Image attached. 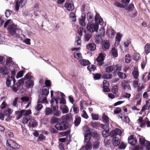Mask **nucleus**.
Here are the masks:
<instances>
[{
    "instance_id": "nucleus-57",
    "label": "nucleus",
    "mask_w": 150,
    "mask_h": 150,
    "mask_svg": "<svg viewBox=\"0 0 150 150\" xmlns=\"http://www.w3.org/2000/svg\"><path fill=\"white\" fill-rule=\"evenodd\" d=\"M9 67V68H11V67L13 69H15V70H17V69H18L17 64L14 62H13L11 64V65Z\"/></svg>"
},
{
    "instance_id": "nucleus-59",
    "label": "nucleus",
    "mask_w": 150,
    "mask_h": 150,
    "mask_svg": "<svg viewBox=\"0 0 150 150\" xmlns=\"http://www.w3.org/2000/svg\"><path fill=\"white\" fill-rule=\"evenodd\" d=\"M131 60V58L129 54H127L125 56V61L127 63H129Z\"/></svg>"
},
{
    "instance_id": "nucleus-5",
    "label": "nucleus",
    "mask_w": 150,
    "mask_h": 150,
    "mask_svg": "<svg viewBox=\"0 0 150 150\" xmlns=\"http://www.w3.org/2000/svg\"><path fill=\"white\" fill-rule=\"evenodd\" d=\"M138 122L139 123V126L142 128L145 127L146 124L148 127H150V121L148 120V119L147 117L143 120L142 117H140L138 120Z\"/></svg>"
},
{
    "instance_id": "nucleus-37",
    "label": "nucleus",
    "mask_w": 150,
    "mask_h": 150,
    "mask_svg": "<svg viewBox=\"0 0 150 150\" xmlns=\"http://www.w3.org/2000/svg\"><path fill=\"white\" fill-rule=\"evenodd\" d=\"M72 108L73 109L74 114L77 113L79 112V109L78 107L76 105H73L72 106L71 109L70 110V113L71 112L72 109Z\"/></svg>"
},
{
    "instance_id": "nucleus-42",
    "label": "nucleus",
    "mask_w": 150,
    "mask_h": 150,
    "mask_svg": "<svg viewBox=\"0 0 150 150\" xmlns=\"http://www.w3.org/2000/svg\"><path fill=\"white\" fill-rule=\"evenodd\" d=\"M52 112V109L48 107H47L45 109V113L46 115H48L51 114Z\"/></svg>"
},
{
    "instance_id": "nucleus-12",
    "label": "nucleus",
    "mask_w": 150,
    "mask_h": 150,
    "mask_svg": "<svg viewBox=\"0 0 150 150\" xmlns=\"http://www.w3.org/2000/svg\"><path fill=\"white\" fill-rule=\"evenodd\" d=\"M85 19V14L84 13H82L81 18L79 19V23L82 26L86 25Z\"/></svg>"
},
{
    "instance_id": "nucleus-55",
    "label": "nucleus",
    "mask_w": 150,
    "mask_h": 150,
    "mask_svg": "<svg viewBox=\"0 0 150 150\" xmlns=\"http://www.w3.org/2000/svg\"><path fill=\"white\" fill-rule=\"evenodd\" d=\"M91 125L93 127L97 128L99 127V124L97 122H91Z\"/></svg>"
},
{
    "instance_id": "nucleus-60",
    "label": "nucleus",
    "mask_w": 150,
    "mask_h": 150,
    "mask_svg": "<svg viewBox=\"0 0 150 150\" xmlns=\"http://www.w3.org/2000/svg\"><path fill=\"white\" fill-rule=\"evenodd\" d=\"M126 147V144L123 142H122L119 146V148L120 149H125Z\"/></svg>"
},
{
    "instance_id": "nucleus-63",
    "label": "nucleus",
    "mask_w": 150,
    "mask_h": 150,
    "mask_svg": "<svg viewBox=\"0 0 150 150\" xmlns=\"http://www.w3.org/2000/svg\"><path fill=\"white\" fill-rule=\"evenodd\" d=\"M99 144V142L98 141H97L96 142H94L93 148L97 149L98 148Z\"/></svg>"
},
{
    "instance_id": "nucleus-30",
    "label": "nucleus",
    "mask_w": 150,
    "mask_h": 150,
    "mask_svg": "<svg viewBox=\"0 0 150 150\" xmlns=\"http://www.w3.org/2000/svg\"><path fill=\"white\" fill-rule=\"evenodd\" d=\"M58 103L60 104L65 105L66 103V101L64 98H59L58 96L57 97Z\"/></svg>"
},
{
    "instance_id": "nucleus-51",
    "label": "nucleus",
    "mask_w": 150,
    "mask_h": 150,
    "mask_svg": "<svg viewBox=\"0 0 150 150\" xmlns=\"http://www.w3.org/2000/svg\"><path fill=\"white\" fill-rule=\"evenodd\" d=\"M22 111L23 113V115H25V116H27L29 115L31 113V110H22Z\"/></svg>"
},
{
    "instance_id": "nucleus-41",
    "label": "nucleus",
    "mask_w": 150,
    "mask_h": 150,
    "mask_svg": "<svg viewBox=\"0 0 150 150\" xmlns=\"http://www.w3.org/2000/svg\"><path fill=\"white\" fill-rule=\"evenodd\" d=\"M111 141L110 140H108L105 139L104 140V144L105 146L107 147H109L110 146V144Z\"/></svg>"
},
{
    "instance_id": "nucleus-43",
    "label": "nucleus",
    "mask_w": 150,
    "mask_h": 150,
    "mask_svg": "<svg viewBox=\"0 0 150 150\" xmlns=\"http://www.w3.org/2000/svg\"><path fill=\"white\" fill-rule=\"evenodd\" d=\"M6 65L10 66L13 62L11 57H7L6 61Z\"/></svg>"
},
{
    "instance_id": "nucleus-20",
    "label": "nucleus",
    "mask_w": 150,
    "mask_h": 150,
    "mask_svg": "<svg viewBox=\"0 0 150 150\" xmlns=\"http://www.w3.org/2000/svg\"><path fill=\"white\" fill-rule=\"evenodd\" d=\"M92 149V145L91 142L86 143L85 146H83L80 150H91Z\"/></svg>"
},
{
    "instance_id": "nucleus-45",
    "label": "nucleus",
    "mask_w": 150,
    "mask_h": 150,
    "mask_svg": "<svg viewBox=\"0 0 150 150\" xmlns=\"http://www.w3.org/2000/svg\"><path fill=\"white\" fill-rule=\"evenodd\" d=\"M59 121V119L58 118L54 117H52L50 120V122L52 123L55 124L58 122Z\"/></svg>"
},
{
    "instance_id": "nucleus-54",
    "label": "nucleus",
    "mask_w": 150,
    "mask_h": 150,
    "mask_svg": "<svg viewBox=\"0 0 150 150\" xmlns=\"http://www.w3.org/2000/svg\"><path fill=\"white\" fill-rule=\"evenodd\" d=\"M30 119V117L25 116L23 118L22 122L24 124H26L27 123Z\"/></svg>"
},
{
    "instance_id": "nucleus-29",
    "label": "nucleus",
    "mask_w": 150,
    "mask_h": 150,
    "mask_svg": "<svg viewBox=\"0 0 150 150\" xmlns=\"http://www.w3.org/2000/svg\"><path fill=\"white\" fill-rule=\"evenodd\" d=\"M0 72L3 74H7L9 72L8 68L6 67H3L1 69Z\"/></svg>"
},
{
    "instance_id": "nucleus-61",
    "label": "nucleus",
    "mask_w": 150,
    "mask_h": 150,
    "mask_svg": "<svg viewBox=\"0 0 150 150\" xmlns=\"http://www.w3.org/2000/svg\"><path fill=\"white\" fill-rule=\"evenodd\" d=\"M134 7V5L133 4H130L128 6L125 8V9L128 11H130L132 10Z\"/></svg>"
},
{
    "instance_id": "nucleus-7",
    "label": "nucleus",
    "mask_w": 150,
    "mask_h": 150,
    "mask_svg": "<svg viewBox=\"0 0 150 150\" xmlns=\"http://www.w3.org/2000/svg\"><path fill=\"white\" fill-rule=\"evenodd\" d=\"M15 82L16 80L12 76H8L7 77L6 84L8 87H12Z\"/></svg>"
},
{
    "instance_id": "nucleus-35",
    "label": "nucleus",
    "mask_w": 150,
    "mask_h": 150,
    "mask_svg": "<svg viewBox=\"0 0 150 150\" xmlns=\"http://www.w3.org/2000/svg\"><path fill=\"white\" fill-rule=\"evenodd\" d=\"M84 40L85 41L87 42L88 41L91 37V34L89 33H86V32L85 33Z\"/></svg>"
},
{
    "instance_id": "nucleus-50",
    "label": "nucleus",
    "mask_w": 150,
    "mask_h": 150,
    "mask_svg": "<svg viewBox=\"0 0 150 150\" xmlns=\"http://www.w3.org/2000/svg\"><path fill=\"white\" fill-rule=\"evenodd\" d=\"M114 5L115 6H116L117 7L120 8H125V6L124 5L121 4L120 3L116 1L114 3Z\"/></svg>"
},
{
    "instance_id": "nucleus-14",
    "label": "nucleus",
    "mask_w": 150,
    "mask_h": 150,
    "mask_svg": "<svg viewBox=\"0 0 150 150\" xmlns=\"http://www.w3.org/2000/svg\"><path fill=\"white\" fill-rule=\"evenodd\" d=\"M59 107L63 114H66L69 111V108L66 105L62 104Z\"/></svg>"
},
{
    "instance_id": "nucleus-3",
    "label": "nucleus",
    "mask_w": 150,
    "mask_h": 150,
    "mask_svg": "<svg viewBox=\"0 0 150 150\" xmlns=\"http://www.w3.org/2000/svg\"><path fill=\"white\" fill-rule=\"evenodd\" d=\"M98 28V25L92 22H89L87 26V29L90 32L92 33L94 32H97Z\"/></svg>"
},
{
    "instance_id": "nucleus-32",
    "label": "nucleus",
    "mask_w": 150,
    "mask_h": 150,
    "mask_svg": "<svg viewBox=\"0 0 150 150\" xmlns=\"http://www.w3.org/2000/svg\"><path fill=\"white\" fill-rule=\"evenodd\" d=\"M115 32L112 29H109L108 30L107 33L109 37L113 38L114 37L115 34Z\"/></svg>"
},
{
    "instance_id": "nucleus-64",
    "label": "nucleus",
    "mask_w": 150,
    "mask_h": 150,
    "mask_svg": "<svg viewBox=\"0 0 150 150\" xmlns=\"http://www.w3.org/2000/svg\"><path fill=\"white\" fill-rule=\"evenodd\" d=\"M146 149L150 150V142L149 141H146L145 145Z\"/></svg>"
},
{
    "instance_id": "nucleus-39",
    "label": "nucleus",
    "mask_w": 150,
    "mask_h": 150,
    "mask_svg": "<svg viewBox=\"0 0 150 150\" xmlns=\"http://www.w3.org/2000/svg\"><path fill=\"white\" fill-rule=\"evenodd\" d=\"M70 20L72 22H75L76 20V18L75 13L74 12H71L69 15Z\"/></svg>"
},
{
    "instance_id": "nucleus-25",
    "label": "nucleus",
    "mask_w": 150,
    "mask_h": 150,
    "mask_svg": "<svg viewBox=\"0 0 150 150\" xmlns=\"http://www.w3.org/2000/svg\"><path fill=\"white\" fill-rule=\"evenodd\" d=\"M110 46L109 42L108 40H105L103 44L102 45V48L103 50L108 49Z\"/></svg>"
},
{
    "instance_id": "nucleus-18",
    "label": "nucleus",
    "mask_w": 150,
    "mask_h": 150,
    "mask_svg": "<svg viewBox=\"0 0 150 150\" xmlns=\"http://www.w3.org/2000/svg\"><path fill=\"white\" fill-rule=\"evenodd\" d=\"M95 21L98 23H99L101 25H103V20L102 18H100V16L98 14H96V15L95 18Z\"/></svg>"
},
{
    "instance_id": "nucleus-15",
    "label": "nucleus",
    "mask_w": 150,
    "mask_h": 150,
    "mask_svg": "<svg viewBox=\"0 0 150 150\" xmlns=\"http://www.w3.org/2000/svg\"><path fill=\"white\" fill-rule=\"evenodd\" d=\"M72 119V115L69 114H67L65 115H64L61 117V120L62 121L64 122L67 121H71Z\"/></svg>"
},
{
    "instance_id": "nucleus-21",
    "label": "nucleus",
    "mask_w": 150,
    "mask_h": 150,
    "mask_svg": "<svg viewBox=\"0 0 150 150\" xmlns=\"http://www.w3.org/2000/svg\"><path fill=\"white\" fill-rule=\"evenodd\" d=\"M128 143L132 145H134L136 143V140L133 135H131L128 138Z\"/></svg>"
},
{
    "instance_id": "nucleus-46",
    "label": "nucleus",
    "mask_w": 150,
    "mask_h": 150,
    "mask_svg": "<svg viewBox=\"0 0 150 150\" xmlns=\"http://www.w3.org/2000/svg\"><path fill=\"white\" fill-rule=\"evenodd\" d=\"M132 58L134 59L137 60L140 58V55L138 53H134L133 54Z\"/></svg>"
},
{
    "instance_id": "nucleus-2",
    "label": "nucleus",
    "mask_w": 150,
    "mask_h": 150,
    "mask_svg": "<svg viewBox=\"0 0 150 150\" xmlns=\"http://www.w3.org/2000/svg\"><path fill=\"white\" fill-rule=\"evenodd\" d=\"M24 82V79L23 78L19 80L18 82L16 84H14L13 86L11 87L13 91L16 92L18 90H21L22 88Z\"/></svg>"
},
{
    "instance_id": "nucleus-23",
    "label": "nucleus",
    "mask_w": 150,
    "mask_h": 150,
    "mask_svg": "<svg viewBox=\"0 0 150 150\" xmlns=\"http://www.w3.org/2000/svg\"><path fill=\"white\" fill-rule=\"evenodd\" d=\"M113 145L115 146H117L120 144V141L118 137H114L112 141Z\"/></svg>"
},
{
    "instance_id": "nucleus-33",
    "label": "nucleus",
    "mask_w": 150,
    "mask_h": 150,
    "mask_svg": "<svg viewBox=\"0 0 150 150\" xmlns=\"http://www.w3.org/2000/svg\"><path fill=\"white\" fill-rule=\"evenodd\" d=\"M15 114L17 116L16 118L17 120H18L21 118L22 115H23L22 110L16 111Z\"/></svg>"
},
{
    "instance_id": "nucleus-1",
    "label": "nucleus",
    "mask_w": 150,
    "mask_h": 150,
    "mask_svg": "<svg viewBox=\"0 0 150 150\" xmlns=\"http://www.w3.org/2000/svg\"><path fill=\"white\" fill-rule=\"evenodd\" d=\"M8 30L12 36L16 38H20V35L22 34V30L17 28L16 25L12 24L9 25L8 28Z\"/></svg>"
},
{
    "instance_id": "nucleus-40",
    "label": "nucleus",
    "mask_w": 150,
    "mask_h": 150,
    "mask_svg": "<svg viewBox=\"0 0 150 150\" xmlns=\"http://www.w3.org/2000/svg\"><path fill=\"white\" fill-rule=\"evenodd\" d=\"M110 131L108 130H103L102 132V134L104 137H107L110 135Z\"/></svg>"
},
{
    "instance_id": "nucleus-26",
    "label": "nucleus",
    "mask_w": 150,
    "mask_h": 150,
    "mask_svg": "<svg viewBox=\"0 0 150 150\" xmlns=\"http://www.w3.org/2000/svg\"><path fill=\"white\" fill-rule=\"evenodd\" d=\"M38 125V122L34 119L30 120L29 122V125L33 127H35Z\"/></svg>"
},
{
    "instance_id": "nucleus-6",
    "label": "nucleus",
    "mask_w": 150,
    "mask_h": 150,
    "mask_svg": "<svg viewBox=\"0 0 150 150\" xmlns=\"http://www.w3.org/2000/svg\"><path fill=\"white\" fill-rule=\"evenodd\" d=\"M27 0H20L18 1H16L15 7V10L17 11L19 9V7H22L25 5L27 3Z\"/></svg>"
},
{
    "instance_id": "nucleus-11",
    "label": "nucleus",
    "mask_w": 150,
    "mask_h": 150,
    "mask_svg": "<svg viewBox=\"0 0 150 150\" xmlns=\"http://www.w3.org/2000/svg\"><path fill=\"white\" fill-rule=\"evenodd\" d=\"M104 59V55L102 53L100 54L97 59V61L98 62V65L101 66L103 64Z\"/></svg>"
},
{
    "instance_id": "nucleus-4",
    "label": "nucleus",
    "mask_w": 150,
    "mask_h": 150,
    "mask_svg": "<svg viewBox=\"0 0 150 150\" xmlns=\"http://www.w3.org/2000/svg\"><path fill=\"white\" fill-rule=\"evenodd\" d=\"M6 145L8 147V148L12 150H16V149H18L20 147L19 145L11 139L7 140Z\"/></svg>"
},
{
    "instance_id": "nucleus-17",
    "label": "nucleus",
    "mask_w": 150,
    "mask_h": 150,
    "mask_svg": "<svg viewBox=\"0 0 150 150\" xmlns=\"http://www.w3.org/2000/svg\"><path fill=\"white\" fill-rule=\"evenodd\" d=\"M91 134L89 133V131H87L86 134H85L84 136V141L85 142L88 143L91 142H90L91 138Z\"/></svg>"
},
{
    "instance_id": "nucleus-58",
    "label": "nucleus",
    "mask_w": 150,
    "mask_h": 150,
    "mask_svg": "<svg viewBox=\"0 0 150 150\" xmlns=\"http://www.w3.org/2000/svg\"><path fill=\"white\" fill-rule=\"evenodd\" d=\"M74 57L76 59H80L82 58V56L81 53L77 52H74Z\"/></svg>"
},
{
    "instance_id": "nucleus-28",
    "label": "nucleus",
    "mask_w": 150,
    "mask_h": 150,
    "mask_svg": "<svg viewBox=\"0 0 150 150\" xmlns=\"http://www.w3.org/2000/svg\"><path fill=\"white\" fill-rule=\"evenodd\" d=\"M87 19L89 22H91L94 20V16L91 12H88L87 14Z\"/></svg>"
},
{
    "instance_id": "nucleus-47",
    "label": "nucleus",
    "mask_w": 150,
    "mask_h": 150,
    "mask_svg": "<svg viewBox=\"0 0 150 150\" xmlns=\"http://www.w3.org/2000/svg\"><path fill=\"white\" fill-rule=\"evenodd\" d=\"M84 32L85 33L86 31L85 29L83 27H80L78 29V34L81 36L82 35V33Z\"/></svg>"
},
{
    "instance_id": "nucleus-56",
    "label": "nucleus",
    "mask_w": 150,
    "mask_h": 150,
    "mask_svg": "<svg viewBox=\"0 0 150 150\" xmlns=\"http://www.w3.org/2000/svg\"><path fill=\"white\" fill-rule=\"evenodd\" d=\"M120 117L126 123H128L129 122V119L128 116H124L123 117L120 116Z\"/></svg>"
},
{
    "instance_id": "nucleus-10",
    "label": "nucleus",
    "mask_w": 150,
    "mask_h": 150,
    "mask_svg": "<svg viewBox=\"0 0 150 150\" xmlns=\"http://www.w3.org/2000/svg\"><path fill=\"white\" fill-rule=\"evenodd\" d=\"M55 127L58 130H62L66 129L67 128L66 125L62 121V122L56 124Z\"/></svg>"
},
{
    "instance_id": "nucleus-31",
    "label": "nucleus",
    "mask_w": 150,
    "mask_h": 150,
    "mask_svg": "<svg viewBox=\"0 0 150 150\" xmlns=\"http://www.w3.org/2000/svg\"><path fill=\"white\" fill-rule=\"evenodd\" d=\"M26 86L27 88L32 87L34 85V82L31 80H29L25 82Z\"/></svg>"
},
{
    "instance_id": "nucleus-8",
    "label": "nucleus",
    "mask_w": 150,
    "mask_h": 150,
    "mask_svg": "<svg viewBox=\"0 0 150 150\" xmlns=\"http://www.w3.org/2000/svg\"><path fill=\"white\" fill-rule=\"evenodd\" d=\"M50 103L52 107L51 108L52 110V113L55 112L58 110V102L57 100L55 99H52L50 101Z\"/></svg>"
},
{
    "instance_id": "nucleus-19",
    "label": "nucleus",
    "mask_w": 150,
    "mask_h": 150,
    "mask_svg": "<svg viewBox=\"0 0 150 150\" xmlns=\"http://www.w3.org/2000/svg\"><path fill=\"white\" fill-rule=\"evenodd\" d=\"M42 96H46L48 95L49 91V88L47 87H43L42 88Z\"/></svg>"
},
{
    "instance_id": "nucleus-44",
    "label": "nucleus",
    "mask_w": 150,
    "mask_h": 150,
    "mask_svg": "<svg viewBox=\"0 0 150 150\" xmlns=\"http://www.w3.org/2000/svg\"><path fill=\"white\" fill-rule=\"evenodd\" d=\"M132 76L136 79H137L139 76V72L137 70H134L132 73Z\"/></svg>"
},
{
    "instance_id": "nucleus-36",
    "label": "nucleus",
    "mask_w": 150,
    "mask_h": 150,
    "mask_svg": "<svg viewBox=\"0 0 150 150\" xmlns=\"http://www.w3.org/2000/svg\"><path fill=\"white\" fill-rule=\"evenodd\" d=\"M102 41V39L100 35H96L95 38V42L96 43L99 44Z\"/></svg>"
},
{
    "instance_id": "nucleus-34",
    "label": "nucleus",
    "mask_w": 150,
    "mask_h": 150,
    "mask_svg": "<svg viewBox=\"0 0 150 150\" xmlns=\"http://www.w3.org/2000/svg\"><path fill=\"white\" fill-rule=\"evenodd\" d=\"M111 53L114 57H116L118 56V52L117 50L115 47L112 48Z\"/></svg>"
},
{
    "instance_id": "nucleus-53",
    "label": "nucleus",
    "mask_w": 150,
    "mask_h": 150,
    "mask_svg": "<svg viewBox=\"0 0 150 150\" xmlns=\"http://www.w3.org/2000/svg\"><path fill=\"white\" fill-rule=\"evenodd\" d=\"M96 67L95 66L92 65L87 67L88 70L90 71H94L96 69Z\"/></svg>"
},
{
    "instance_id": "nucleus-13",
    "label": "nucleus",
    "mask_w": 150,
    "mask_h": 150,
    "mask_svg": "<svg viewBox=\"0 0 150 150\" xmlns=\"http://www.w3.org/2000/svg\"><path fill=\"white\" fill-rule=\"evenodd\" d=\"M39 99L38 100L37 103H47V100L46 96H42V94L39 95Z\"/></svg>"
},
{
    "instance_id": "nucleus-49",
    "label": "nucleus",
    "mask_w": 150,
    "mask_h": 150,
    "mask_svg": "<svg viewBox=\"0 0 150 150\" xmlns=\"http://www.w3.org/2000/svg\"><path fill=\"white\" fill-rule=\"evenodd\" d=\"M118 75L121 79H125L127 77V75L125 74L120 72H118Z\"/></svg>"
},
{
    "instance_id": "nucleus-52",
    "label": "nucleus",
    "mask_w": 150,
    "mask_h": 150,
    "mask_svg": "<svg viewBox=\"0 0 150 150\" xmlns=\"http://www.w3.org/2000/svg\"><path fill=\"white\" fill-rule=\"evenodd\" d=\"M122 36V35L120 34L119 33H117L116 37V42H120Z\"/></svg>"
},
{
    "instance_id": "nucleus-48",
    "label": "nucleus",
    "mask_w": 150,
    "mask_h": 150,
    "mask_svg": "<svg viewBox=\"0 0 150 150\" xmlns=\"http://www.w3.org/2000/svg\"><path fill=\"white\" fill-rule=\"evenodd\" d=\"M102 119L103 121L105 123H108L109 121V118L105 114H103L102 116Z\"/></svg>"
},
{
    "instance_id": "nucleus-24",
    "label": "nucleus",
    "mask_w": 150,
    "mask_h": 150,
    "mask_svg": "<svg viewBox=\"0 0 150 150\" xmlns=\"http://www.w3.org/2000/svg\"><path fill=\"white\" fill-rule=\"evenodd\" d=\"M86 47L87 49L88 50L93 51L96 49V45L93 43H90L87 45Z\"/></svg>"
},
{
    "instance_id": "nucleus-62",
    "label": "nucleus",
    "mask_w": 150,
    "mask_h": 150,
    "mask_svg": "<svg viewBox=\"0 0 150 150\" xmlns=\"http://www.w3.org/2000/svg\"><path fill=\"white\" fill-rule=\"evenodd\" d=\"M99 33L101 36L105 35V29L103 27H102L100 28L99 30Z\"/></svg>"
},
{
    "instance_id": "nucleus-27",
    "label": "nucleus",
    "mask_w": 150,
    "mask_h": 150,
    "mask_svg": "<svg viewBox=\"0 0 150 150\" xmlns=\"http://www.w3.org/2000/svg\"><path fill=\"white\" fill-rule=\"evenodd\" d=\"M13 111V110L11 109L8 108L5 110L4 112V116L7 117H9Z\"/></svg>"
},
{
    "instance_id": "nucleus-16",
    "label": "nucleus",
    "mask_w": 150,
    "mask_h": 150,
    "mask_svg": "<svg viewBox=\"0 0 150 150\" xmlns=\"http://www.w3.org/2000/svg\"><path fill=\"white\" fill-rule=\"evenodd\" d=\"M64 7L68 11H71L74 8V6L73 4L69 3H66L64 4Z\"/></svg>"
},
{
    "instance_id": "nucleus-38",
    "label": "nucleus",
    "mask_w": 150,
    "mask_h": 150,
    "mask_svg": "<svg viewBox=\"0 0 150 150\" xmlns=\"http://www.w3.org/2000/svg\"><path fill=\"white\" fill-rule=\"evenodd\" d=\"M145 52L146 54L150 52V44L147 43L145 46Z\"/></svg>"
},
{
    "instance_id": "nucleus-22",
    "label": "nucleus",
    "mask_w": 150,
    "mask_h": 150,
    "mask_svg": "<svg viewBox=\"0 0 150 150\" xmlns=\"http://www.w3.org/2000/svg\"><path fill=\"white\" fill-rule=\"evenodd\" d=\"M79 62L80 64L83 66L88 65L90 64L88 60L85 59H80Z\"/></svg>"
},
{
    "instance_id": "nucleus-9",
    "label": "nucleus",
    "mask_w": 150,
    "mask_h": 150,
    "mask_svg": "<svg viewBox=\"0 0 150 150\" xmlns=\"http://www.w3.org/2000/svg\"><path fill=\"white\" fill-rule=\"evenodd\" d=\"M81 38L79 37H77L75 38V45L77 46H79L78 48H73L71 49L72 51L78 50H79L80 47L81 45Z\"/></svg>"
}]
</instances>
